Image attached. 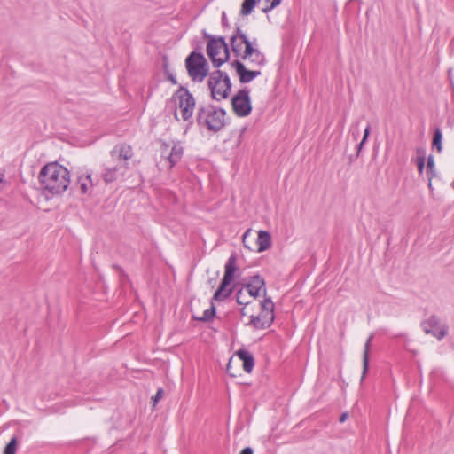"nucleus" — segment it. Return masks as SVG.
<instances>
[{"label": "nucleus", "mask_w": 454, "mask_h": 454, "mask_svg": "<svg viewBox=\"0 0 454 454\" xmlns=\"http://www.w3.org/2000/svg\"><path fill=\"white\" fill-rule=\"evenodd\" d=\"M38 179L43 188L53 195L64 192L70 185L68 169L57 162L43 166Z\"/></svg>", "instance_id": "obj_1"}, {"label": "nucleus", "mask_w": 454, "mask_h": 454, "mask_svg": "<svg viewBox=\"0 0 454 454\" xmlns=\"http://www.w3.org/2000/svg\"><path fill=\"white\" fill-rule=\"evenodd\" d=\"M224 109L213 105L200 106L198 108L196 121L200 127L216 133L225 126Z\"/></svg>", "instance_id": "obj_2"}, {"label": "nucleus", "mask_w": 454, "mask_h": 454, "mask_svg": "<svg viewBox=\"0 0 454 454\" xmlns=\"http://www.w3.org/2000/svg\"><path fill=\"white\" fill-rule=\"evenodd\" d=\"M185 68L191 80L194 82H202L207 76L209 77L208 63L201 52L192 51L185 59Z\"/></svg>", "instance_id": "obj_3"}, {"label": "nucleus", "mask_w": 454, "mask_h": 454, "mask_svg": "<svg viewBox=\"0 0 454 454\" xmlns=\"http://www.w3.org/2000/svg\"><path fill=\"white\" fill-rule=\"evenodd\" d=\"M207 86L210 90L211 98L216 101H221L229 97L231 82L226 73L221 70H215L210 73L207 79Z\"/></svg>", "instance_id": "obj_4"}, {"label": "nucleus", "mask_w": 454, "mask_h": 454, "mask_svg": "<svg viewBox=\"0 0 454 454\" xmlns=\"http://www.w3.org/2000/svg\"><path fill=\"white\" fill-rule=\"evenodd\" d=\"M208 42L207 45V53L213 64L216 68L220 67L223 63L228 61L230 52L228 44L224 37H213L207 35Z\"/></svg>", "instance_id": "obj_5"}, {"label": "nucleus", "mask_w": 454, "mask_h": 454, "mask_svg": "<svg viewBox=\"0 0 454 454\" xmlns=\"http://www.w3.org/2000/svg\"><path fill=\"white\" fill-rule=\"evenodd\" d=\"M236 255L231 254L225 266H224V275L220 283L219 287L215 292L213 295L214 301H221L230 296L232 292V288H228L234 278V273L237 270L236 268Z\"/></svg>", "instance_id": "obj_6"}, {"label": "nucleus", "mask_w": 454, "mask_h": 454, "mask_svg": "<svg viewBox=\"0 0 454 454\" xmlns=\"http://www.w3.org/2000/svg\"><path fill=\"white\" fill-rule=\"evenodd\" d=\"M174 98L178 99V105L181 109L182 118L188 121L192 118L196 105L192 94L184 86H180L175 92Z\"/></svg>", "instance_id": "obj_7"}, {"label": "nucleus", "mask_w": 454, "mask_h": 454, "mask_svg": "<svg viewBox=\"0 0 454 454\" xmlns=\"http://www.w3.org/2000/svg\"><path fill=\"white\" fill-rule=\"evenodd\" d=\"M231 106L235 114L239 117H246L252 111V105L249 98V90L244 88L239 90L231 98Z\"/></svg>", "instance_id": "obj_8"}, {"label": "nucleus", "mask_w": 454, "mask_h": 454, "mask_svg": "<svg viewBox=\"0 0 454 454\" xmlns=\"http://www.w3.org/2000/svg\"><path fill=\"white\" fill-rule=\"evenodd\" d=\"M421 326L427 334H432L439 340L443 339L448 333L447 325L442 324L440 319L435 316H431L427 320L423 321Z\"/></svg>", "instance_id": "obj_9"}, {"label": "nucleus", "mask_w": 454, "mask_h": 454, "mask_svg": "<svg viewBox=\"0 0 454 454\" xmlns=\"http://www.w3.org/2000/svg\"><path fill=\"white\" fill-rule=\"evenodd\" d=\"M245 289L249 297L256 298L259 296L260 291L262 289L263 295H266L265 281L260 275H254L250 278L248 283L245 286Z\"/></svg>", "instance_id": "obj_10"}, {"label": "nucleus", "mask_w": 454, "mask_h": 454, "mask_svg": "<svg viewBox=\"0 0 454 454\" xmlns=\"http://www.w3.org/2000/svg\"><path fill=\"white\" fill-rule=\"evenodd\" d=\"M231 66L235 68L237 74L239 77V82L241 83L250 82L252 80L261 75V72L257 70H247L245 65L236 59L231 63Z\"/></svg>", "instance_id": "obj_11"}, {"label": "nucleus", "mask_w": 454, "mask_h": 454, "mask_svg": "<svg viewBox=\"0 0 454 454\" xmlns=\"http://www.w3.org/2000/svg\"><path fill=\"white\" fill-rule=\"evenodd\" d=\"M134 155L133 149L129 145L120 144L114 146L111 151L112 158L116 161L127 162Z\"/></svg>", "instance_id": "obj_12"}, {"label": "nucleus", "mask_w": 454, "mask_h": 454, "mask_svg": "<svg viewBox=\"0 0 454 454\" xmlns=\"http://www.w3.org/2000/svg\"><path fill=\"white\" fill-rule=\"evenodd\" d=\"M128 168V162L117 164L114 167H106L102 173V178L106 184H111L117 180L121 170H127Z\"/></svg>", "instance_id": "obj_13"}, {"label": "nucleus", "mask_w": 454, "mask_h": 454, "mask_svg": "<svg viewBox=\"0 0 454 454\" xmlns=\"http://www.w3.org/2000/svg\"><path fill=\"white\" fill-rule=\"evenodd\" d=\"M274 320V316H268L261 313L258 316H251L250 325L255 329H265L269 327Z\"/></svg>", "instance_id": "obj_14"}, {"label": "nucleus", "mask_w": 454, "mask_h": 454, "mask_svg": "<svg viewBox=\"0 0 454 454\" xmlns=\"http://www.w3.org/2000/svg\"><path fill=\"white\" fill-rule=\"evenodd\" d=\"M76 185L78 186L81 193L88 194L90 192L91 189L94 186V183L91 178V174H82L78 176L76 181Z\"/></svg>", "instance_id": "obj_15"}, {"label": "nucleus", "mask_w": 454, "mask_h": 454, "mask_svg": "<svg viewBox=\"0 0 454 454\" xmlns=\"http://www.w3.org/2000/svg\"><path fill=\"white\" fill-rule=\"evenodd\" d=\"M238 34L239 35V39H242V42L245 44V50L239 57L243 60H246L247 57H251L253 54L259 51V50L253 46L252 43L248 40L246 34L241 30L239 27H238Z\"/></svg>", "instance_id": "obj_16"}, {"label": "nucleus", "mask_w": 454, "mask_h": 454, "mask_svg": "<svg viewBox=\"0 0 454 454\" xmlns=\"http://www.w3.org/2000/svg\"><path fill=\"white\" fill-rule=\"evenodd\" d=\"M184 147L180 142L174 143L171 152L167 157L169 162V168H173L183 157Z\"/></svg>", "instance_id": "obj_17"}, {"label": "nucleus", "mask_w": 454, "mask_h": 454, "mask_svg": "<svg viewBox=\"0 0 454 454\" xmlns=\"http://www.w3.org/2000/svg\"><path fill=\"white\" fill-rule=\"evenodd\" d=\"M236 354L243 361V370L248 373L251 372L254 366V359L252 354L245 349H239Z\"/></svg>", "instance_id": "obj_18"}, {"label": "nucleus", "mask_w": 454, "mask_h": 454, "mask_svg": "<svg viewBox=\"0 0 454 454\" xmlns=\"http://www.w3.org/2000/svg\"><path fill=\"white\" fill-rule=\"evenodd\" d=\"M257 252H262L269 249L271 246L270 234L266 231H259L256 239Z\"/></svg>", "instance_id": "obj_19"}, {"label": "nucleus", "mask_w": 454, "mask_h": 454, "mask_svg": "<svg viewBox=\"0 0 454 454\" xmlns=\"http://www.w3.org/2000/svg\"><path fill=\"white\" fill-rule=\"evenodd\" d=\"M372 340V335H370L365 342V345H364V354H363V372H362L361 382L364 381L365 375L367 373L368 368H369V349H370Z\"/></svg>", "instance_id": "obj_20"}, {"label": "nucleus", "mask_w": 454, "mask_h": 454, "mask_svg": "<svg viewBox=\"0 0 454 454\" xmlns=\"http://www.w3.org/2000/svg\"><path fill=\"white\" fill-rule=\"evenodd\" d=\"M230 42L231 51L234 53V55L236 57L241 56L242 45L244 44V43L242 42V39H239V35L238 34V27H236L235 34L231 35Z\"/></svg>", "instance_id": "obj_21"}, {"label": "nucleus", "mask_w": 454, "mask_h": 454, "mask_svg": "<svg viewBox=\"0 0 454 454\" xmlns=\"http://www.w3.org/2000/svg\"><path fill=\"white\" fill-rule=\"evenodd\" d=\"M247 59L253 67H261L266 63V58L260 51L253 54L251 57H247Z\"/></svg>", "instance_id": "obj_22"}, {"label": "nucleus", "mask_w": 454, "mask_h": 454, "mask_svg": "<svg viewBox=\"0 0 454 454\" xmlns=\"http://www.w3.org/2000/svg\"><path fill=\"white\" fill-rule=\"evenodd\" d=\"M261 308H262L261 313H263L268 316H274L273 315L274 304L270 298H265L261 302Z\"/></svg>", "instance_id": "obj_23"}, {"label": "nucleus", "mask_w": 454, "mask_h": 454, "mask_svg": "<svg viewBox=\"0 0 454 454\" xmlns=\"http://www.w3.org/2000/svg\"><path fill=\"white\" fill-rule=\"evenodd\" d=\"M260 0H244L242 4H241V10H240V13L241 15H248L252 12L254 5L256 4L257 2H259Z\"/></svg>", "instance_id": "obj_24"}, {"label": "nucleus", "mask_w": 454, "mask_h": 454, "mask_svg": "<svg viewBox=\"0 0 454 454\" xmlns=\"http://www.w3.org/2000/svg\"><path fill=\"white\" fill-rule=\"evenodd\" d=\"M215 315V305H214L213 301H211L210 308L208 309H206L203 312V316L202 317H197L196 319L199 320V321H202V322H208V321L213 319Z\"/></svg>", "instance_id": "obj_25"}, {"label": "nucleus", "mask_w": 454, "mask_h": 454, "mask_svg": "<svg viewBox=\"0 0 454 454\" xmlns=\"http://www.w3.org/2000/svg\"><path fill=\"white\" fill-rule=\"evenodd\" d=\"M442 133L439 128H437L434 133L433 146L437 148L439 153L442 152Z\"/></svg>", "instance_id": "obj_26"}, {"label": "nucleus", "mask_w": 454, "mask_h": 454, "mask_svg": "<svg viewBox=\"0 0 454 454\" xmlns=\"http://www.w3.org/2000/svg\"><path fill=\"white\" fill-rule=\"evenodd\" d=\"M236 301L238 302V304L243 305V306H247L250 303V301L247 300V292H245L243 288L237 291Z\"/></svg>", "instance_id": "obj_27"}, {"label": "nucleus", "mask_w": 454, "mask_h": 454, "mask_svg": "<svg viewBox=\"0 0 454 454\" xmlns=\"http://www.w3.org/2000/svg\"><path fill=\"white\" fill-rule=\"evenodd\" d=\"M17 450V439L13 437L4 447V454H15Z\"/></svg>", "instance_id": "obj_28"}, {"label": "nucleus", "mask_w": 454, "mask_h": 454, "mask_svg": "<svg viewBox=\"0 0 454 454\" xmlns=\"http://www.w3.org/2000/svg\"><path fill=\"white\" fill-rule=\"evenodd\" d=\"M265 2L270 4L269 5H266L265 7L262 8V12L264 13H267V12H270L272 9H274L275 7H277L278 5H279L281 3V0H265Z\"/></svg>", "instance_id": "obj_29"}, {"label": "nucleus", "mask_w": 454, "mask_h": 454, "mask_svg": "<svg viewBox=\"0 0 454 454\" xmlns=\"http://www.w3.org/2000/svg\"><path fill=\"white\" fill-rule=\"evenodd\" d=\"M370 129H371L370 125H367V127L364 129V134L363 139H362V141L357 145V155L359 154L362 147L364 146L365 141L367 140V138L369 137Z\"/></svg>", "instance_id": "obj_30"}, {"label": "nucleus", "mask_w": 454, "mask_h": 454, "mask_svg": "<svg viewBox=\"0 0 454 454\" xmlns=\"http://www.w3.org/2000/svg\"><path fill=\"white\" fill-rule=\"evenodd\" d=\"M427 172L428 174L429 173H434V157L432 155H429L428 158H427Z\"/></svg>", "instance_id": "obj_31"}, {"label": "nucleus", "mask_w": 454, "mask_h": 454, "mask_svg": "<svg viewBox=\"0 0 454 454\" xmlns=\"http://www.w3.org/2000/svg\"><path fill=\"white\" fill-rule=\"evenodd\" d=\"M164 391L162 388H159L155 394V395L152 398L153 402V405H155L163 396Z\"/></svg>", "instance_id": "obj_32"}, {"label": "nucleus", "mask_w": 454, "mask_h": 454, "mask_svg": "<svg viewBox=\"0 0 454 454\" xmlns=\"http://www.w3.org/2000/svg\"><path fill=\"white\" fill-rule=\"evenodd\" d=\"M250 232H251L250 230L246 231V232L243 235L242 241L246 247H247L249 250H253L252 247L247 243V240L250 237Z\"/></svg>", "instance_id": "obj_33"}, {"label": "nucleus", "mask_w": 454, "mask_h": 454, "mask_svg": "<svg viewBox=\"0 0 454 454\" xmlns=\"http://www.w3.org/2000/svg\"><path fill=\"white\" fill-rule=\"evenodd\" d=\"M418 170L421 174L425 168V158L424 157H419L418 158Z\"/></svg>", "instance_id": "obj_34"}, {"label": "nucleus", "mask_w": 454, "mask_h": 454, "mask_svg": "<svg viewBox=\"0 0 454 454\" xmlns=\"http://www.w3.org/2000/svg\"><path fill=\"white\" fill-rule=\"evenodd\" d=\"M166 74H167V76H168V80L172 84H175V85L177 84V81H176L175 75L172 73H170L169 71H167Z\"/></svg>", "instance_id": "obj_35"}, {"label": "nucleus", "mask_w": 454, "mask_h": 454, "mask_svg": "<svg viewBox=\"0 0 454 454\" xmlns=\"http://www.w3.org/2000/svg\"><path fill=\"white\" fill-rule=\"evenodd\" d=\"M222 25L223 27H229V21H228L225 12H223V14H222Z\"/></svg>", "instance_id": "obj_36"}, {"label": "nucleus", "mask_w": 454, "mask_h": 454, "mask_svg": "<svg viewBox=\"0 0 454 454\" xmlns=\"http://www.w3.org/2000/svg\"><path fill=\"white\" fill-rule=\"evenodd\" d=\"M231 359L229 361V363L226 366V372L230 376L235 377V374L232 372H231Z\"/></svg>", "instance_id": "obj_37"}, {"label": "nucleus", "mask_w": 454, "mask_h": 454, "mask_svg": "<svg viewBox=\"0 0 454 454\" xmlns=\"http://www.w3.org/2000/svg\"><path fill=\"white\" fill-rule=\"evenodd\" d=\"M253 449L251 447L244 448L239 454H253Z\"/></svg>", "instance_id": "obj_38"}, {"label": "nucleus", "mask_w": 454, "mask_h": 454, "mask_svg": "<svg viewBox=\"0 0 454 454\" xmlns=\"http://www.w3.org/2000/svg\"><path fill=\"white\" fill-rule=\"evenodd\" d=\"M347 418H348V413L347 412L342 413L340 417V422H341V423L344 422L347 419Z\"/></svg>", "instance_id": "obj_39"}, {"label": "nucleus", "mask_w": 454, "mask_h": 454, "mask_svg": "<svg viewBox=\"0 0 454 454\" xmlns=\"http://www.w3.org/2000/svg\"><path fill=\"white\" fill-rule=\"evenodd\" d=\"M208 283H209V285H210L212 287H214L215 283V278H211V279H209V280H208Z\"/></svg>", "instance_id": "obj_40"}, {"label": "nucleus", "mask_w": 454, "mask_h": 454, "mask_svg": "<svg viewBox=\"0 0 454 454\" xmlns=\"http://www.w3.org/2000/svg\"><path fill=\"white\" fill-rule=\"evenodd\" d=\"M245 309H246V308H245V307H243V308L240 309V313H241V315H242V316H245V315L247 314Z\"/></svg>", "instance_id": "obj_41"}, {"label": "nucleus", "mask_w": 454, "mask_h": 454, "mask_svg": "<svg viewBox=\"0 0 454 454\" xmlns=\"http://www.w3.org/2000/svg\"><path fill=\"white\" fill-rule=\"evenodd\" d=\"M162 146L167 150V149L168 148V146H169V145H168L167 143H165V142H164V143L162 144Z\"/></svg>", "instance_id": "obj_42"}, {"label": "nucleus", "mask_w": 454, "mask_h": 454, "mask_svg": "<svg viewBox=\"0 0 454 454\" xmlns=\"http://www.w3.org/2000/svg\"><path fill=\"white\" fill-rule=\"evenodd\" d=\"M4 182V174H2V176L0 178V183H3Z\"/></svg>", "instance_id": "obj_43"}, {"label": "nucleus", "mask_w": 454, "mask_h": 454, "mask_svg": "<svg viewBox=\"0 0 454 454\" xmlns=\"http://www.w3.org/2000/svg\"><path fill=\"white\" fill-rule=\"evenodd\" d=\"M452 185H453V188H454V180H453Z\"/></svg>", "instance_id": "obj_44"}]
</instances>
